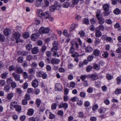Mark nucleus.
I'll use <instances>...</instances> for the list:
<instances>
[{
  "label": "nucleus",
  "instance_id": "c03bdc74",
  "mask_svg": "<svg viewBox=\"0 0 121 121\" xmlns=\"http://www.w3.org/2000/svg\"><path fill=\"white\" fill-rule=\"evenodd\" d=\"M11 86L13 88H15L17 86V84L15 82H13L11 83Z\"/></svg>",
  "mask_w": 121,
  "mask_h": 121
},
{
  "label": "nucleus",
  "instance_id": "a18cd8bd",
  "mask_svg": "<svg viewBox=\"0 0 121 121\" xmlns=\"http://www.w3.org/2000/svg\"><path fill=\"white\" fill-rule=\"evenodd\" d=\"M106 110L105 108H102L99 109V112L100 113H103Z\"/></svg>",
  "mask_w": 121,
  "mask_h": 121
},
{
  "label": "nucleus",
  "instance_id": "0e129e2a",
  "mask_svg": "<svg viewBox=\"0 0 121 121\" xmlns=\"http://www.w3.org/2000/svg\"><path fill=\"white\" fill-rule=\"evenodd\" d=\"M46 46H43L41 49V52H44L46 50Z\"/></svg>",
  "mask_w": 121,
  "mask_h": 121
},
{
  "label": "nucleus",
  "instance_id": "09e8293b",
  "mask_svg": "<svg viewBox=\"0 0 121 121\" xmlns=\"http://www.w3.org/2000/svg\"><path fill=\"white\" fill-rule=\"evenodd\" d=\"M69 3L65 2L64 3L63 6L64 8H67L69 7Z\"/></svg>",
  "mask_w": 121,
  "mask_h": 121
},
{
  "label": "nucleus",
  "instance_id": "f3484780",
  "mask_svg": "<svg viewBox=\"0 0 121 121\" xmlns=\"http://www.w3.org/2000/svg\"><path fill=\"white\" fill-rule=\"evenodd\" d=\"M89 76L93 80L97 79L98 78L97 75L95 74L91 75H90Z\"/></svg>",
  "mask_w": 121,
  "mask_h": 121
},
{
  "label": "nucleus",
  "instance_id": "37998d69",
  "mask_svg": "<svg viewBox=\"0 0 121 121\" xmlns=\"http://www.w3.org/2000/svg\"><path fill=\"white\" fill-rule=\"evenodd\" d=\"M5 40V38L3 35L0 34V41L4 42Z\"/></svg>",
  "mask_w": 121,
  "mask_h": 121
},
{
  "label": "nucleus",
  "instance_id": "a211bd4d",
  "mask_svg": "<svg viewBox=\"0 0 121 121\" xmlns=\"http://www.w3.org/2000/svg\"><path fill=\"white\" fill-rule=\"evenodd\" d=\"M95 35L96 37H100L102 35L101 32L99 30H96L95 32Z\"/></svg>",
  "mask_w": 121,
  "mask_h": 121
},
{
  "label": "nucleus",
  "instance_id": "dca6fc26",
  "mask_svg": "<svg viewBox=\"0 0 121 121\" xmlns=\"http://www.w3.org/2000/svg\"><path fill=\"white\" fill-rule=\"evenodd\" d=\"M39 52V48L37 47H35L32 49V53H38Z\"/></svg>",
  "mask_w": 121,
  "mask_h": 121
},
{
  "label": "nucleus",
  "instance_id": "ea45409f",
  "mask_svg": "<svg viewBox=\"0 0 121 121\" xmlns=\"http://www.w3.org/2000/svg\"><path fill=\"white\" fill-rule=\"evenodd\" d=\"M8 74L7 73H2L1 75V77L2 78H5L7 76V75Z\"/></svg>",
  "mask_w": 121,
  "mask_h": 121
},
{
  "label": "nucleus",
  "instance_id": "4468645a",
  "mask_svg": "<svg viewBox=\"0 0 121 121\" xmlns=\"http://www.w3.org/2000/svg\"><path fill=\"white\" fill-rule=\"evenodd\" d=\"M71 44L72 45V47L73 48H75L76 49H78V43L76 42H72L71 43Z\"/></svg>",
  "mask_w": 121,
  "mask_h": 121
},
{
  "label": "nucleus",
  "instance_id": "423d86ee",
  "mask_svg": "<svg viewBox=\"0 0 121 121\" xmlns=\"http://www.w3.org/2000/svg\"><path fill=\"white\" fill-rule=\"evenodd\" d=\"M40 35L39 33H37L32 34L31 36V38L32 40L35 41L36 39Z\"/></svg>",
  "mask_w": 121,
  "mask_h": 121
},
{
  "label": "nucleus",
  "instance_id": "c756f323",
  "mask_svg": "<svg viewBox=\"0 0 121 121\" xmlns=\"http://www.w3.org/2000/svg\"><path fill=\"white\" fill-rule=\"evenodd\" d=\"M16 110L18 112H20L22 109L21 106L19 105H17L16 107H15Z\"/></svg>",
  "mask_w": 121,
  "mask_h": 121
},
{
  "label": "nucleus",
  "instance_id": "6e6d98bb",
  "mask_svg": "<svg viewBox=\"0 0 121 121\" xmlns=\"http://www.w3.org/2000/svg\"><path fill=\"white\" fill-rule=\"evenodd\" d=\"M55 6L56 7V9H59L61 7V5L59 3H57L56 4H55Z\"/></svg>",
  "mask_w": 121,
  "mask_h": 121
},
{
  "label": "nucleus",
  "instance_id": "052dcab7",
  "mask_svg": "<svg viewBox=\"0 0 121 121\" xmlns=\"http://www.w3.org/2000/svg\"><path fill=\"white\" fill-rule=\"evenodd\" d=\"M23 76L24 78H27L28 76L27 73L26 72H24L23 73Z\"/></svg>",
  "mask_w": 121,
  "mask_h": 121
},
{
  "label": "nucleus",
  "instance_id": "c85d7f7f",
  "mask_svg": "<svg viewBox=\"0 0 121 121\" xmlns=\"http://www.w3.org/2000/svg\"><path fill=\"white\" fill-rule=\"evenodd\" d=\"M88 76V75L86 74L82 75L80 77V78L82 80V81H85V80L87 78Z\"/></svg>",
  "mask_w": 121,
  "mask_h": 121
},
{
  "label": "nucleus",
  "instance_id": "e433bc0d",
  "mask_svg": "<svg viewBox=\"0 0 121 121\" xmlns=\"http://www.w3.org/2000/svg\"><path fill=\"white\" fill-rule=\"evenodd\" d=\"M95 85L96 87L99 88L101 86L100 82L98 81L96 82L95 83Z\"/></svg>",
  "mask_w": 121,
  "mask_h": 121
},
{
  "label": "nucleus",
  "instance_id": "473e14b6",
  "mask_svg": "<svg viewBox=\"0 0 121 121\" xmlns=\"http://www.w3.org/2000/svg\"><path fill=\"white\" fill-rule=\"evenodd\" d=\"M79 33L80 35V37L82 38L84 37L85 35V32L83 30L80 31L79 32Z\"/></svg>",
  "mask_w": 121,
  "mask_h": 121
},
{
  "label": "nucleus",
  "instance_id": "39448f33",
  "mask_svg": "<svg viewBox=\"0 0 121 121\" xmlns=\"http://www.w3.org/2000/svg\"><path fill=\"white\" fill-rule=\"evenodd\" d=\"M68 105L67 103L62 102L59 105V108H63L65 109H66L68 108Z\"/></svg>",
  "mask_w": 121,
  "mask_h": 121
},
{
  "label": "nucleus",
  "instance_id": "f03ea898",
  "mask_svg": "<svg viewBox=\"0 0 121 121\" xmlns=\"http://www.w3.org/2000/svg\"><path fill=\"white\" fill-rule=\"evenodd\" d=\"M58 44V42L57 41H54L52 43L53 47L51 50L52 52H54V53H56V51L58 49V48L57 47Z\"/></svg>",
  "mask_w": 121,
  "mask_h": 121
},
{
  "label": "nucleus",
  "instance_id": "7ed1b4c3",
  "mask_svg": "<svg viewBox=\"0 0 121 121\" xmlns=\"http://www.w3.org/2000/svg\"><path fill=\"white\" fill-rule=\"evenodd\" d=\"M39 31L41 33H47L49 32L50 29L48 27L44 28L42 27L39 29Z\"/></svg>",
  "mask_w": 121,
  "mask_h": 121
},
{
  "label": "nucleus",
  "instance_id": "a878e982",
  "mask_svg": "<svg viewBox=\"0 0 121 121\" xmlns=\"http://www.w3.org/2000/svg\"><path fill=\"white\" fill-rule=\"evenodd\" d=\"M82 22L84 24L86 25H88L89 23V20L87 18H83Z\"/></svg>",
  "mask_w": 121,
  "mask_h": 121
},
{
  "label": "nucleus",
  "instance_id": "5fc2aeb1",
  "mask_svg": "<svg viewBox=\"0 0 121 121\" xmlns=\"http://www.w3.org/2000/svg\"><path fill=\"white\" fill-rule=\"evenodd\" d=\"M93 91V88L91 87H90L88 88L87 90V91L89 93H92Z\"/></svg>",
  "mask_w": 121,
  "mask_h": 121
},
{
  "label": "nucleus",
  "instance_id": "2f4dec72",
  "mask_svg": "<svg viewBox=\"0 0 121 121\" xmlns=\"http://www.w3.org/2000/svg\"><path fill=\"white\" fill-rule=\"evenodd\" d=\"M32 48V45L30 44H28L26 45V50L30 51Z\"/></svg>",
  "mask_w": 121,
  "mask_h": 121
},
{
  "label": "nucleus",
  "instance_id": "c9c22d12",
  "mask_svg": "<svg viewBox=\"0 0 121 121\" xmlns=\"http://www.w3.org/2000/svg\"><path fill=\"white\" fill-rule=\"evenodd\" d=\"M92 67L90 65H88L86 67V71L88 72H90L92 69Z\"/></svg>",
  "mask_w": 121,
  "mask_h": 121
},
{
  "label": "nucleus",
  "instance_id": "4be33fe9",
  "mask_svg": "<svg viewBox=\"0 0 121 121\" xmlns=\"http://www.w3.org/2000/svg\"><path fill=\"white\" fill-rule=\"evenodd\" d=\"M34 113V110L32 109H29L28 110L27 114L29 116H31Z\"/></svg>",
  "mask_w": 121,
  "mask_h": 121
},
{
  "label": "nucleus",
  "instance_id": "9b49d317",
  "mask_svg": "<svg viewBox=\"0 0 121 121\" xmlns=\"http://www.w3.org/2000/svg\"><path fill=\"white\" fill-rule=\"evenodd\" d=\"M78 53H74L72 55V56L73 57H75V58H74V60L76 62H78V59L77 58V57L78 56H83L84 54H83L81 55H78Z\"/></svg>",
  "mask_w": 121,
  "mask_h": 121
},
{
  "label": "nucleus",
  "instance_id": "13d9d810",
  "mask_svg": "<svg viewBox=\"0 0 121 121\" xmlns=\"http://www.w3.org/2000/svg\"><path fill=\"white\" fill-rule=\"evenodd\" d=\"M80 95L81 97H84L86 96V93L84 92H80Z\"/></svg>",
  "mask_w": 121,
  "mask_h": 121
},
{
  "label": "nucleus",
  "instance_id": "79ce46f5",
  "mask_svg": "<svg viewBox=\"0 0 121 121\" xmlns=\"http://www.w3.org/2000/svg\"><path fill=\"white\" fill-rule=\"evenodd\" d=\"M57 105L55 103H53L52 104L51 108L52 110H55L56 108Z\"/></svg>",
  "mask_w": 121,
  "mask_h": 121
},
{
  "label": "nucleus",
  "instance_id": "49530a36",
  "mask_svg": "<svg viewBox=\"0 0 121 121\" xmlns=\"http://www.w3.org/2000/svg\"><path fill=\"white\" fill-rule=\"evenodd\" d=\"M13 80L11 78H8L6 81V82L7 84H11Z\"/></svg>",
  "mask_w": 121,
  "mask_h": 121
},
{
  "label": "nucleus",
  "instance_id": "72a5a7b5",
  "mask_svg": "<svg viewBox=\"0 0 121 121\" xmlns=\"http://www.w3.org/2000/svg\"><path fill=\"white\" fill-rule=\"evenodd\" d=\"M29 36V34L28 32H26L23 35V37L25 39L28 38Z\"/></svg>",
  "mask_w": 121,
  "mask_h": 121
},
{
  "label": "nucleus",
  "instance_id": "338daca9",
  "mask_svg": "<svg viewBox=\"0 0 121 121\" xmlns=\"http://www.w3.org/2000/svg\"><path fill=\"white\" fill-rule=\"evenodd\" d=\"M57 114L59 115L62 116L63 115V111L62 110H59L57 112Z\"/></svg>",
  "mask_w": 121,
  "mask_h": 121
},
{
  "label": "nucleus",
  "instance_id": "6e6552de",
  "mask_svg": "<svg viewBox=\"0 0 121 121\" xmlns=\"http://www.w3.org/2000/svg\"><path fill=\"white\" fill-rule=\"evenodd\" d=\"M62 86L61 84L58 83L56 84L55 88L56 90L60 91L62 90Z\"/></svg>",
  "mask_w": 121,
  "mask_h": 121
},
{
  "label": "nucleus",
  "instance_id": "864d4df0",
  "mask_svg": "<svg viewBox=\"0 0 121 121\" xmlns=\"http://www.w3.org/2000/svg\"><path fill=\"white\" fill-rule=\"evenodd\" d=\"M78 99V98L77 97H74L72 98L71 100L72 102L76 101Z\"/></svg>",
  "mask_w": 121,
  "mask_h": 121
},
{
  "label": "nucleus",
  "instance_id": "412c9836",
  "mask_svg": "<svg viewBox=\"0 0 121 121\" xmlns=\"http://www.w3.org/2000/svg\"><path fill=\"white\" fill-rule=\"evenodd\" d=\"M13 94L12 93L8 94L7 96V98L9 100H10L13 96Z\"/></svg>",
  "mask_w": 121,
  "mask_h": 121
},
{
  "label": "nucleus",
  "instance_id": "cd10ccee",
  "mask_svg": "<svg viewBox=\"0 0 121 121\" xmlns=\"http://www.w3.org/2000/svg\"><path fill=\"white\" fill-rule=\"evenodd\" d=\"M41 102L40 100L39 99H37L36 100L35 103L38 107H39Z\"/></svg>",
  "mask_w": 121,
  "mask_h": 121
},
{
  "label": "nucleus",
  "instance_id": "f704fd0d",
  "mask_svg": "<svg viewBox=\"0 0 121 121\" xmlns=\"http://www.w3.org/2000/svg\"><path fill=\"white\" fill-rule=\"evenodd\" d=\"M41 2L38 0L36 1L35 3V5L37 7H40L41 5Z\"/></svg>",
  "mask_w": 121,
  "mask_h": 121
},
{
  "label": "nucleus",
  "instance_id": "20e7f679",
  "mask_svg": "<svg viewBox=\"0 0 121 121\" xmlns=\"http://www.w3.org/2000/svg\"><path fill=\"white\" fill-rule=\"evenodd\" d=\"M12 75L16 81H18L20 80V76L19 74H17L15 72H13L12 73Z\"/></svg>",
  "mask_w": 121,
  "mask_h": 121
},
{
  "label": "nucleus",
  "instance_id": "2eb2a0df",
  "mask_svg": "<svg viewBox=\"0 0 121 121\" xmlns=\"http://www.w3.org/2000/svg\"><path fill=\"white\" fill-rule=\"evenodd\" d=\"M103 8L105 11H108L109 8V6L108 4H105L104 5Z\"/></svg>",
  "mask_w": 121,
  "mask_h": 121
},
{
  "label": "nucleus",
  "instance_id": "8fccbe9b",
  "mask_svg": "<svg viewBox=\"0 0 121 121\" xmlns=\"http://www.w3.org/2000/svg\"><path fill=\"white\" fill-rule=\"evenodd\" d=\"M17 60L18 62L21 63L23 61V58L22 57H19L18 58Z\"/></svg>",
  "mask_w": 121,
  "mask_h": 121
},
{
  "label": "nucleus",
  "instance_id": "de8ad7c7",
  "mask_svg": "<svg viewBox=\"0 0 121 121\" xmlns=\"http://www.w3.org/2000/svg\"><path fill=\"white\" fill-rule=\"evenodd\" d=\"M50 15L47 12H46L45 13H44L43 16L44 17L46 18H48L49 16H50Z\"/></svg>",
  "mask_w": 121,
  "mask_h": 121
},
{
  "label": "nucleus",
  "instance_id": "1a4fd4ad",
  "mask_svg": "<svg viewBox=\"0 0 121 121\" xmlns=\"http://www.w3.org/2000/svg\"><path fill=\"white\" fill-rule=\"evenodd\" d=\"M60 62V60L54 58H52L51 61V63L52 64H58Z\"/></svg>",
  "mask_w": 121,
  "mask_h": 121
},
{
  "label": "nucleus",
  "instance_id": "6ab92c4d",
  "mask_svg": "<svg viewBox=\"0 0 121 121\" xmlns=\"http://www.w3.org/2000/svg\"><path fill=\"white\" fill-rule=\"evenodd\" d=\"M85 50L86 52H91L93 49L91 47L89 46L86 48Z\"/></svg>",
  "mask_w": 121,
  "mask_h": 121
},
{
  "label": "nucleus",
  "instance_id": "4c0bfd02",
  "mask_svg": "<svg viewBox=\"0 0 121 121\" xmlns=\"http://www.w3.org/2000/svg\"><path fill=\"white\" fill-rule=\"evenodd\" d=\"M28 72L29 73L32 74L35 73V71L34 69L31 68L29 69Z\"/></svg>",
  "mask_w": 121,
  "mask_h": 121
},
{
  "label": "nucleus",
  "instance_id": "58836bf2",
  "mask_svg": "<svg viewBox=\"0 0 121 121\" xmlns=\"http://www.w3.org/2000/svg\"><path fill=\"white\" fill-rule=\"evenodd\" d=\"M56 9V7L54 5H52L50 8V10L52 12L54 11Z\"/></svg>",
  "mask_w": 121,
  "mask_h": 121
},
{
  "label": "nucleus",
  "instance_id": "bb28decb",
  "mask_svg": "<svg viewBox=\"0 0 121 121\" xmlns=\"http://www.w3.org/2000/svg\"><path fill=\"white\" fill-rule=\"evenodd\" d=\"M90 22L92 25H94L96 23L97 21L95 19L93 18L90 19Z\"/></svg>",
  "mask_w": 121,
  "mask_h": 121
},
{
  "label": "nucleus",
  "instance_id": "aec40b11",
  "mask_svg": "<svg viewBox=\"0 0 121 121\" xmlns=\"http://www.w3.org/2000/svg\"><path fill=\"white\" fill-rule=\"evenodd\" d=\"M105 40L107 42H109L112 43L113 42V40L112 38L110 37H108L105 39Z\"/></svg>",
  "mask_w": 121,
  "mask_h": 121
},
{
  "label": "nucleus",
  "instance_id": "393cba45",
  "mask_svg": "<svg viewBox=\"0 0 121 121\" xmlns=\"http://www.w3.org/2000/svg\"><path fill=\"white\" fill-rule=\"evenodd\" d=\"M98 19L99 21V23L101 24H104L105 22L104 19L101 17H100Z\"/></svg>",
  "mask_w": 121,
  "mask_h": 121
},
{
  "label": "nucleus",
  "instance_id": "5701e85b",
  "mask_svg": "<svg viewBox=\"0 0 121 121\" xmlns=\"http://www.w3.org/2000/svg\"><path fill=\"white\" fill-rule=\"evenodd\" d=\"M10 86L8 85H6L4 86V90L8 92L10 90Z\"/></svg>",
  "mask_w": 121,
  "mask_h": 121
},
{
  "label": "nucleus",
  "instance_id": "ddd939ff",
  "mask_svg": "<svg viewBox=\"0 0 121 121\" xmlns=\"http://www.w3.org/2000/svg\"><path fill=\"white\" fill-rule=\"evenodd\" d=\"M15 69L17 72L18 73H23V69L20 67H17L15 68Z\"/></svg>",
  "mask_w": 121,
  "mask_h": 121
},
{
  "label": "nucleus",
  "instance_id": "f8f14e48",
  "mask_svg": "<svg viewBox=\"0 0 121 121\" xmlns=\"http://www.w3.org/2000/svg\"><path fill=\"white\" fill-rule=\"evenodd\" d=\"M17 102L16 101H13L11 102L10 103V108L13 109V108H15L17 105Z\"/></svg>",
  "mask_w": 121,
  "mask_h": 121
},
{
  "label": "nucleus",
  "instance_id": "0eeeda50",
  "mask_svg": "<svg viewBox=\"0 0 121 121\" xmlns=\"http://www.w3.org/2000/svg\"><path fill=\"white\" fill-rule=\"evenodd\" d=\"M4 33L6 36L9 35L11 34V30L9 28H6L4 30Z\"/></svg>",
  "mask_w": 121,
  "mask_h": 121
},
{
  "label": "nucleus",
  "instance_id": "69168bd1",
  "mask_svg": "<svg viewBox=\"0 0 121 121\" xmlns=\"http://www.w3.org/2000/svg\"><path fill=\"white\" fill-rule=\"evenodd\" d=\"M105 22L108 24H111L112 22L111 20L109 19H107L105 21Z\"/></svg>",
  "mask_w": 121,
  "mask_h": 121
},
{
  "label": "nucleus",
  "instance_id": "f257e3e1",
  "mask_svg": "<svg viewBox=\"0 0 121 121\" xmlns=\"http://www.w3.org/2000/svg\"><path fill=\"white\" fill-rule=\"evenodd\" d=\"M12 34L13 37L16 39L17 43H18L19 42H23V40L19 39L20 35L19 33L13 32L12 33Z\"/></svg>",
  "mask_w": 121,
  "mask_h": 121
},
{
  "label": "nucleus",
  "instance_id": "3c124183",
  "mask_svg": "<svg viewBox=\"0 0 121 121\" xmlns=\"http://www.w3.org/2000/svg\"><path fill=\"white\" fill-rule=\"evenodd\" d=\"M17 92L19 94H21L22 93V91L21 89L19 88H17L16 89Z\"/></svg>",
  "mask_w": 121,
  "mask_h": 121
},
{
  "label": "nucleus",
  "instance_id": "680f3d73",
  "mask_svg": "<svg viewBox=\"0 0 121 121\" xmlns=\"http://www.w3.org/2000/svg\"><path fill=\"white\" fill-rule=\"evenodd\" d=\"M41 77L43 79H46L47 77V74L46 73H43L42 74Z\"/></svg>",
  "mask_w": 121,
  "mask_h": 121
},
{
  "label": "nucleus",
  "instance_id": "a19ab883",
  "mask_svg": "<svg viewBox=\"0 0 121 121\" xmlns=\"http://www.w3.org/2000/svg\"><path fill=\"white\" fill-rule=\"evenodd\" d=\"M100 42V39H99L97 38H96L95 41V44L96 45H98Z\"/></svg>",
  "mask_w": 121,
  "mask_h": 121
},
{
  "label": "nucleus",
  "instance_id": "b1692460",
  "mask_svg": "<svg viewBox=\"0 0 121 121\" xmlns=\"http://www.w3.org/2000/svg\"><path fill=\"white\" fill-rule=\"evenodd\" d=\"M114 13L116 15L119 14L121 12V10L118 8H116L113 11Z\"/></svg>",
  "mask_w": 121,
  "mask_h": 121
},
{
  "label": "nucleus",
  "instance_id": "bf43d9fd",
  "mask_svg": "<svg viewBox=\"0 0 121 121\" xmlns=\"http://www.w3.org/2000/svg\"><path fill=\"white\" fill-rule=\"evenodd\" d=\"M79 1V0H72V2L73 5L77 4L78 3Z\"/></svg>",
  "mask_w": 121,
  "mask_h": 121
},
{
  "label": "nucleus",
  "instance_id": "e2e57ef3",
  "mask_svg": "<svg viewBox=\"0 0 121 121\" xmlns=\"http://www.w3.org/2000/svg\"><path fill=\"white\" fill-rule=\"evenodd\" d=\"M33 91V89L31 88H28L27 90V92L29 94H30L32 93Z\"/></svg>",
  "mask_w": 121,
  "mask_h": 121
},
{
  "label": "nucleus",
  "instance_id": "9d476101",
  "mask_svg": "<svg viewBox=\"0 0 121 121\" xmlns=\"http://www.w3.org/2000/svg\"><path fill=\"white\" fill-rule=\"evenodd\" d=\"M38 81L35 79L32 82V86L34 88H36L38 86Z\"/></svg>",
  "mask_w": 121,
  "mask_h": 121
},
{
  "label": "nucleus",
  "instance_id": "4d7b16f0",
  "mask_svg": "<svg viewBox=\"0 0 121 121\" xmlns=\"http://www.w3.org/2000/svg\"><path fill=\"white\" fill-rule=\"evenodd\" d=\"M115 93L117 94L121 93V89H117L115 91Z\"/></svg>",
  "mask_w": 121,
  "mask_h": 121
},
{
  "label": "nucleus",
  "instance_id": "774afa93",
  "mask_svg": "<svg viewBox=\"0 0 121 121\" xmlns=\"http://www.w3.org/2000/svg\"><path fill=\"white\" fill-rule=\"evenodd\" d=\"M28 86V84L26 82H25L23 85V88L25 89H27Z\"/></svg>",
  "mask_w": 121,
  "mask_h": 121
},
{
  "label": "nucleus",
  "instance_id": "603ef678",
  "mask_svg": "<svg viewBox=\"0 0 121 121\" xmlns=\"http://www.w3.org/2000/svg\"><path fill=\"white\" fill-rule=\"evenodd\" d=\"M113 78L112 76L108 74L107 75L106 78L108 80H111Z\"/></svg>",
  "mask_w": 121,
  "mask_h": 121
},
{
  "label": "nucleus",
  "instance_id": "7c9ffc66",
  "mask_svg": "<svg viewBox=\"0 0 121 121\" xmlns=\"http://www.w3.org/2000/svg\"><path fill=\"white\" fill-rule=\"evenodd\" d=\"M6 84V82L4 80H2L0 81V86L2 87Z\"/></svg>",
  "mask_w": 121,
  "mask_h": 121
}]
</instances>
